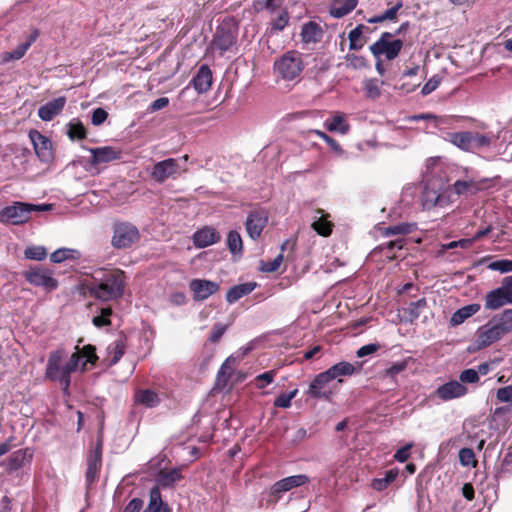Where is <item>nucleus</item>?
<instances>
[{
    "mask_svg": "<svg viewBox=\"0 0 512 512\" xmlns=\"http://www.w3.org/2000/svg\"><path fill=\"white\" fill-rule=\"evenodd\" d=\"M77 351L70 356L64 349H57L49 354L45 378L59 382L64 392H67L71 384V374L75 372L81 365L82 370L85 369L87 363L95 364L98 357L95 347L86 345L82 349L76 347Z\"/></svg>",
    "mask_w": 512,
    "mask_h": 512,
    "instance_id": "f257e3e1",
    "label": "nucleus"
},
{
    "mask_svg": "<svg viewBox=\"0 0 512 512\" xmlns=\"http://www.w3.org/2000/svg\"><path fill=\"white\" fill-rule=\"evenodd\" d=\"M512 331V309H506L501 314L493 316L486 324L476 331L475 343L477 348L489 347Z\"/></svg>",
    "mask_w": 512,
    "mask_h": 512,
    "instance_id": "f03ea898",
    "label": "nucleus"
},
{
    "mask_svg": "<svg viewBox=\"0 0 512 512\" xmlns=\"http://www.w3.org/2000/svg\"><path fill=\"white\" fill-rule=\"evenodd\" d=\"M125 275L121 270H110L102 273L101 278L94 277L90 293L101 301L120 298L124 293Z\"/></svg>",
    "mask_w": 512,
    "mask_h": 512,
    "instance_id": "7ed1b4c3",
    "label": "nucleus"
},
{
    "mask_svg": "<svg viewBox=\"0 0 512 512\" xmlns=\"http://www.w3.org/2000/svg\"><path fill=\"white\" fill-rule=\"evenodd\" d=\"M52 209L51 204H32L14 201L0 210V223L5 225H22L27 223L32 212H46Z\"/></svg>",
    "mask_w": 512,
    "mask_h": 512,
    "instance_id": "20e7f679",
    "label": "nucleus"
},
{
    "mask_svg": "<svg viewBox=\"0 0 512 512\" xmlns=\"http://www.w3.org/2000/svg\"><path fill=\"white\" fill-rule=\"evenodd\" d=\"M453 201L451 187L441 178L432 177L426 180L421 196L424 209L446 207Z\"/></svg>",
    "mask_w": 512,
    "mask_h": 512,
    "instance_id": "39448f33",
    "label": "nucleus"
},
{
    "mask_svg": "<svg viewBox=\"0 0 512 512\" xmlns=\"http://www.w3.org/2000/svg\"><path fill=\"white\" fill-rule=\"evenodd\" d=\"M304 69L302 54L296 50L284 53L274 62V71L284 80H294Z\"/></svg>",
    "mask_w": 512,
    "mask_h": 512,
    "instance_id": "423d86ee",
    "label": "nucleus"
},
{
    "mask_svg": "<svg viewBox=\"0 0 512 512\" xmlns=\"http://www.w3.org/2000/svg\"><path fill=\"white\" fill-rule=\"evenodd\" d=\"M237 40V28L229 23H222L216 28L213 39L209 45L211 51H218L222 56Z\"/></svg>",
    "mask_w": 512,
    "mask_h": 512,
    "instance_id": "0eeeda50",
    "label": "nucleus"
},
{
    "mask_svg": "<svg viewBox=\"0 0 512 512\" xmlns=\"http://www.w3.org/2000/svg\"><path fill=\"white\" fill-rule=\"evenodd\" d=\"M25 280L36 287H41L46 292H51L58 287V281L53 277V271L42 266H34L24 272Z\"/></svg>",
    "mask_w": 512,
    "mask_h": 512,
    "instance_id": "6e6552de",
    "label": "nucleus"
},
{
    "mask_svg": "<svg viewBox=\"0 0 512 512\" xmlns=\"http://www.w3.org/2000/svg\"><path fill=\"white\" fill-rule=\"evenodd\" d=\"M139 239L140 234L137 227L130 223H120L114 227L112 245L115 248H128Z\"/></svg>",
    "mask_w": 512,
    "mask_h": 512,
    "instance_id": "1a4fd4ad",
    "label": "nucleus"
},
{
    "mask_svg": "<svg viewBox=\"0 0 512 512\" xmlns=\"http://www.w3.org/2000/svg\"><path fill=\"white\" fill-rule=\"evenodd\" d=\"M467 393L468 388L464 384L457 380H451L438 386L435 391L430 394L429 399H438L442 402H448L464 397Z\"/></svg>",
    "mask_w": 512,
    "mask_h": 512,
    "instance_id": "9d476101",
    "label": "nucleus"
},
{
    "mask_svg": "<svg viewBox=\"0 0 512 512\" xmlns=\"http://www.w3.org/2000/svg\"><path fill=\"white\" fill-rule=\"evenodd\" d=\"M29 138L38 159L41 162L49 163L53 160V148L51 140L37 130H30Z\"/></svg>",
    "mask_w": 512,
    "mask_h": 512,
    "instance_id": "9b49d317",
    "label": "nucleus"
},
{
    "mask_svg": "<svg viewBox=\"0 0 512 512\" xmlns=\"http://www.w3.org/2000/svg\"><path fill=\"white\" fill-rule=\"evenodd\" d=\"M181 167L177 159L168 158L157 162L151 173L153 179L163 183L169 178H176L180 174Z\"/></svg>",
    "mask_w": 512,
    "mask_h": 512,
    "instance_id": "f8f14e48",
    "label": "nucleus"
},
{
    "mask_svg": "<svg viewBox=\"0 0 512 512\" xmlns=\"http://www.w3.org/2000/svg\"><path fill=\"white\" fill-rule=\"evenodd\" d=\"M268 212L264 209L251 211L245 221V228L249 237L257 240L268 223Z\"/></svg>",
    "mask_w": 512,
    "mask_h": 512,
    "instance_id": "ddd939ff",
    "label": "nucleus"
},
{
    "mask_svg": "<svg viewBox=\"0 0 512 512\" xmlns=\"http://www.w3.org/2000/svg\"><path fill=\"white\" fill-rule=\"evenodd\" d=\"M403 45V41L400 39H394L392 42L376 41L369 49L375 58L379 59L381 56H384L385 59L391 61L398 57Z\"/></svg>",
    "mask_w": 512,
    "mask_h": 512,
    "instance_id": "4468645a",
    "label": "nucleus"
},
{
    "mask_svg": "<svg viewBox=\"0 0 512 512\" xmlns=\"http://www.w3.org/2000/svg\"><path fill=\"white\" fill-rule=\"evenodd\" d=\"M331 382L326 371L319 373L310 383L307 394L311 398L330 400L332 391L328 388V384Z\"/></svg>",
    "mask_w": 512,
    "mask_h": 512,
    "instance_id": "2eb2a0df",
    "label": "nucleus"
},
{
    "mask_svg": "<svg viewBox=\"0 0 512 512\" xmlns=\"http://www.w3.org/2000/svg\"><path fill=\"white\" fill-rule=\"evenodd\" d=\"M189 288L193 292V298L196 301H203L216 293L220 286L217 282L206 279H193L189 283Z\"/></svg>",
    "mask_w": 512,
    "mask_h": 512,
    "instance_id": "dca6fc26",
    "label": "nucleus"
},
{
    "mask_svg": "<svg viewBox=\"0 0 512 512\" xmlns=\"http://www.w3.org/2000/svg\"><path fill=\"white\" fill-rule=\"evenodd\" d=\"M88 151L91 153L92 165L109 163L122 157V151L112 146L88 148Z\"/></svg>",
    "mask_w": 512,
    "mask_h": 512,
    "instance_id": "f3484780",
    "label": "nucleus"
},
{
    "mask_svg": "<svg viewBox=\"0 0 512 512\" xmlns=\"http://www.w3.org/2000/svg\"><path fill=\"white\" fill-rule=\"evenodd\" d=\"M102 466V442L99 440L87 457L86 481L92 484L99 475Z\"/></svg>",
    "mask_w": 512,
    "mask_h": 512,
    "instance_id": "a211bd4d",
    "label": "nucleus"
},
{
    "mask_svg": "<svg viewBox=\"0 0 512 512\" xmlns=\"http://www.w3.org/2000/svg\"><path fill=\"white\" fill-rule=\"evenodd\" d=\"M324 35L322 25L316 21L305 22L301 27L300 37L303 45L319 43Z\"/></svg>",
    "mask_w": 512,
    "mask_h": 512,
    "instance_id": "6ab92c4d",
    "label": "nucleus"
},
{
    "mask_svg": "<svg viewBox=\"0 0 512 512\" xmlns=\"http://www.w3.org/2000/svg\"><path fill=\"white\" fill-rule=\"evenodd\" d=\"M309 482V477L305 474H298L283 478L275 482L271 487V494L281 495L293 488L300 487Z\"/></svg>",
    "mask_w": 512,
    "mask_h": 512,
    "instance_id": "aec40b11",
    "label": "nucleus"
},
{
    "mask_svg": "<svg viewBox=\"0 0 512 512\" xmlns=\"http://www.w3.org/2000/svg\"><path fill=\"white\" fill-rule=\"evenodd\" d=\"M33 458V452L29 448L14 451L4 462L7 472H15L26 464L30 463Z\"/></svg>",
    "mask_w": 512,
    "mask_h": 512,
    "instance_id": "412c9836",
    "label": "nucleus"
},
{
    "mask_svg": "<svg viewBox=\"0 0 512 512\" xmlns=\"http://www.w3.org/2000/svg\"><path fill=\"white\" fill-rule=\"evenodd\" d=\"M192 239L195 247L205 248L219 242L221 236L215 228L211 226H205L195 231Z\"/></svg>",
    "mask_w": 512,
    "mask_h": 512,
    "instance_id": "4be33fe9",
    "label": "nucleus"
},
{
    "mask_svg": "<svg viewBox=\"0 0 512 512\" xmlns=\"http://www.w3.org/2000/svg\"><path fill=\"white\" fill-rule=\"evenodd\" d=\"M66 104V97L60 96L48 101L38 109V116L43 121H51L55 116L60 114Z\"/></svg>",
    "mask_w": 512,
    "mask_h": 512,
    "instance_id": "5701e85b",
    "label": "nucleus"
},
{
    "mask_svg": "<svg viewBox=\"0 0 512 512\" xmlns=\"http://www.w3.org/2000/svg\"><path fill=\"white\" fill-rule=\"evenodd\" d=\"M190 84L199 94L207 92L212 85L211 69L207 65L200 66Z\"/></svg>",
    "mask_w": 512,
    "mask_h": 512,
    "instance_id": "b1692460",
    "label": "nucleus"
},
{
    "mask_svg": "<svg viewBox=\"0 0 512 512\" xmlns=\"http://www.w3.org/2000/svg\"><path fill=\"white\" fill-rule=\"evenodd\" d=\"M133 400L135 404L142 405L146 408H155L160 402L159 394L152 389H136L134 392Z\"/></svg>",
    "mask_w": 512,
    "mask_h": 512,
    "instance_id": "393cba45",
    "label": "nucleus"
},
{
    "mask_svg": "<svg viewBox=\"0 0 512 512\" xmlns=\"http://www.w3.org/2000/svg\"><path fill=\"white\" fill-rule=\"evenodd\" d=\"M356 368L353 364L346 361H341L339 363L334 364L329 369L326 370L331 381L337 380L339 383L343 382V377L351 376L355 373Z\"/></svg>",
    "mask_w": 512,
    "mask_h": 512,
    "instance_id": "a878e982",
    "label": "nucleus"
},
{
    "mask_svg": "<svg viewBox=\"0 0 512 512\" xmlns=\"http://www.w3.org/2000/svg\"><path fill=\"white\" fill-rule=\"evenodd\" d=\"M358 5V0H333L329 13L333 18L340 19L352 12Z\"/></svg>",
    "mask_w": 512,
    "mask_h": 512,
    "instance_id": "bb28decb",
    "label": "nucleus"
},
{
    "mask_svg": "<svg viewBox=\"0 0 512 512\" xmlns=\"http://www.w3.org/2000/svg\"><path fill=\"white\" fill-rule=\"evenodd\" d=\"M510 304L508 298L506 297L505 293L501 289V287H498L485 296V308L489 310H497L501 308L502 306Z\"/></svg>",
    "mask_w": 512,
    "mask_h": 512,
    "instance_id": "cd10ccee",
    "label": "nucleus"
},
{
    "mask_svg": "<svg viewBox=\"0 0 512 512\" xmlns=\"http://www.w3.org/2000/svg\"><path fill=\"white\" fill-rule=\"evenodd\" d=\"M447 140L463 151L473 152L472 132L470 131L448 133Z\"/></svg>",
    "mask_w": 512,
    "mask_h": 512,
    "instance_id": "c85d7f7f",
    "label": "nucleus"
},
{
    "mask_svg": "<svg viewBox=\"0 0 512 512\" xmlns=\"http://www.w3.org/2000/svg\"><path fill=\"white\" fill-rule=\"evenodd\" d=\"M257 284L254 282H247L231 287L226 293V301L230 304L235 303L242 297L250 294Z\"/></svg>",
    "mask_w": 512,
    "mask_h": 512,
    "instance_id": "c756f323",
    "label": "nucleus"
},
{
    "mask_svg": "<svg viewBox=\"0 0 512 512\" xmlns=\"http://www.w3.org/2000/svg\"><path fill=\"white\" fill-rule=\"evenodd\" d=\"M149 498L146 512H171L168 504L162 500L159 487L154 486L150 489Z\"/></svg>",
    "mask_w": 512,
    "mask_h": 512,
    "instance_id": "7c9ffc66",
    "label": "nucleus"
},
{
    "mask_svg": "<svg viewBox=\"0 0 512 512\" xmlns=\"http://www.w3.org/2000/svg\"><path fill=\"white\" fill-rule=\"evenodd\" d=\"M328 214H325L323 210H317L315 212L314 220L312 222V228L321 236L327 237L332 232L333 224L327 220Z\"/></svg>",
    "mask_w": 512,
    "mask_h": 512,
    "instance_id": "2f4dec72",
    "label": "nucleus"
},
{
    "mask_svg": "<svg viewBox=\"0 0 512 512\" xmlns=\"http://www.w3.org/2000/svg\"><path fill=\"white\" fill-rule=\"evenodd\" d=\"M479 310L480 304L477 303L469 304L459 308L452 314L450 318L451 326H458L462 324L466 319L475 315Z\"/></svg>",
    "mask_w": 512,
    "mask_h": 512,
    "instance_id": "473e14b6",
    "label": "nucleus"
},
{
    "mask_svg": "<svg viewBox=\"0 0 512 512\" xmlns=\"http://www.w3.org/2000/svg\"><path fill=\"white\" fill-rule=\"evenodd\" d=\"M325 127L330 132H338L340 134H347L350 130L346 117L343 113H336L331 121H325Z\"/></svg>",
    "mask_w": 512,
    "mask_h": 512,
    "instance_id": "72a5a7b5",
    "label": "nucleus"
},
{
    "mask_svg": "<svg viewBox=\"0 0 512 512\" xmlns=\"http://www.w3.org/2000/svg\"><path fill=\"white\" fill-rule=\"evenodd\" d=\"M182 479L181 469L173 468L168 471H160L157 482L163 488L173 487L174 484Z\"/></svg>",
    "mask_w": 512,
    "mask_h": 512,
    "instance_id": "f704fd0d",
    "label": "nucleus"
},
{
    "mask_svg": "<svg viewBox=\"0 0 512 512\" xmlns=\"http://www.w3.org/2000/svg\"><path fill=\"white\" fill-rule=\"evenodd\" d=\"M81 258V252L73 248H59L50 255L53 263H62L66 260L76 261Z\"/></svg>",
    "mask_w": 512,
    "mask_h": 512,
    "instance_id": "c9c22d12",
    "label": "nucleus"
},
{
    "mask_svg": "<svg viewBox=\"0 0 512 512\" xmlns=\"http://www.w3.org/2000/svg\"><path fill=\"white\" fill-rule=\"evenodd\" d=\"M479 190V185L473 180H457L452 188V195H473Z\"/></svg>",
    "mask_w": 512,
    "mask_h": 512,
    "instance_id": "e433bc0d",
    "label": "nucleus"
},
{
    "mask_svg": "<svg viewBox=\"0 0 512 512\" xmlns=\"http://www.w3.org/2000/svg\"><path fill=\"white\" fill-rule=\"evenodd\" d=\"M236 359L233 356H229L221 365L218 374H217V384L221 386H226L229 378L233 373V365Z\"/></svg>",
    "mask_w": 512,
    "mask_h": 512,
    "instance_id": "4c0bfd02",
    "label": "nucleus"
},
{
    "mask_svg": "<svg viewBox=\"0 0 512 512\" xmlns=\"http://www.w3.org/2000/svg\"><path fill=\"white\" fill-rule=\"evenodd\" d=\"M365 29L367 30L368 27L363 24H359L349 32L348 39L350 50H360L363 48L365 41L362 40V34Z\"/></svg>",
    "mask_w": 512,
    "mask_h": 512,
    "instance_id": "58836bf2",
    "label": "nucleus"
},
{
    "mask_svg": "<svg viewBox=\"0 0 512 512\" xmlns=\"http://www.w3.org/2000/svg\"><path fill=\"white\" fill-rule=\"evenodd\" d=\"M227 247L234 256H242L243 254V241L240 233L236 230H231L227 235Z\"/></svg>",
    "mask_w": 512,
    "mask_h": 512,
    "instance_id": "ea45409f",
    "label": "nucleus"
},
{
    "mask_svg": "<svg viewBox=\"0 0 512 512\" xmlns=\"http://www.w3.org/2000/svg\"><path fill=\"white\" fill-rule=\"evenodd\" d=\"M404 239L398 238L393 241L381 244L378 249L384 253L385 257L392 260L398 257L397 251L403 248Z\"/></svg>",
    "mask_w": 512,
    "mask_h": 512,
    "instance_id": "a19ab883",
    "label": "nucleus"
},
{
    "mask_svg": "<svg viewBox=\"0 0 512 512\" xmlns=\"http://www.w3.org/2000/svg\"><path fill=\"white\" fill-rule=\"evenodd\" d=\"M66 127L67 135L71 140H81L86 137V129L78 119H72Z\"/></svg>",
    "mask_w": 512,
    "mask_h": 512,
    "instance_id": "79ce46f5",
    "label": "nucleus"
},
{
    "mask_svg": "<svg viewBox=\"0 0 512 512\" xmlns=\"http://www.w3.org/2000/svg\"><path fill=\"white\" fill-rule=\"evenodd\" d=\"M107 352L112 355L110 364H116L125 353V342L122 338L116 339L114 342L109 344Z\"/></svg>",
    "mask_w": 512,
    "mask_h": 512,
    "instance_id": "37998d69",
    "label": "nucleus"
},
{
    "mask_svg": "<svg viewBox=\"0 0 512 512\" xmlns=\"http://www.w3.org/2000/svg\"><path fill=\"white\" fill-rule=\"evenodd\" d=\"M414 229V224H409V223H399V224H395V225H391V226H388L386 227L384 230H383V236L385 237H390V236H394V235H407L409 233H411Z\"/></svg>",
    "mask_w": 512,
    "mask_h": 512,
    "instance_id": "c03bdc74",
    "label": "nucleus"
},
{
    "mask_svg": "<svg viewBox=\"0 0 512 512\" xmlns=\"http://www.w3.org/2000/svg\"><path fill=\"white\" fill-rule=\"evenodd\" d=\"M398 476L397 469H390L385 472V476L383 478L374 479L372 482V487L375 490L381 491L386 489Z\"/></svg>",
    "mask_w": 512,
    "mask_h": 512,
    "instance_id": "a18cd8bd",
    "label": "nucleus"
},
{
    "mask_svg": "<svg viewBox=\"0 0 512 512\" xmlns=\"http://www.w3.org/2000/svg\"><path fill=\"white\" fill-rule=\"evenodd\" d=\"M496 137L493 134H480L472 132V150H480L484 147H488Z\"/></svg>",
    "mask_w": 512,
    "mask_h": 512,
    "instance_id": "49530a36",
    "label": "nucleus"
},
{
    "mask_svg": "<svg viewBox=\"0 0 512 512\" xmlns=\"http://www.w3.org/2000/svg\"><path fill=\"white\" fill-rule=\"evenodd\" d=\"M298 392H299V390L297 388H295L294 390H292L288 393L280 394L273 401L274 407L284 408V409L291 407V402L298 395Z\"/></svg>",
    "mask_w": 512,
    "mask_h": 512,
    "instance_id": "de8ad7c7",
    "label": "nucleus"
},
{
    "mask_svg": "<svg viewBox=\"0 0 512 512\" xmlns=\"http://www.w3.org/2000/svg\"><path fill=\"white\" fill-rule=\"evenodd\" d=\"M111 315H112V309L110 307L102 308L100 310V314L93 317L92 323L97 328L110 326L111 325V320H110Z\"/></svg>",
    "mask_w": 512,
    "mask_h": 512,
    "instance_id": "09e8293b",
    "label": "nucleus"
},
{
    "mask_svg": "<svg viewBox=\"0 0 512 512\" xmlns=\"http://www.w3.org/2000/svg\"><path fill=\"white\" fill-rule=\"evenodd\" d=\"M426 305L427 302L425 298H421L415 302H411L408 305L407 309L405 310L406 313L409 315L410 321L417 319L420 316L422 310L426 307Z\"/></svg>",
    "mask_w": 512,
    "mask_h": 512,
    "instance_id": "8fccbe9b",
    "label": "nucleus"
},
{
    "mask_svg": "<svg viewBox=\"0 0 512 512\" xmlns=\"http://www.w3.org/2000/svg\"><path fill=\"white\" fill-rule=\"evenodd\" d=\"M26 259L42 261L46 258L47 252L43 246H29L24 251Z\"/></svg>",
    "mask_w": 512,
    "mask_h": 512,
    "instance_id": "3c124183",
    "label": "nucleus"
},
{
    "mask_svg": "<svg viewBox=\"0 0 512 512\" xmlns=\"http://www.w3.org/2000/svg\"><path fill=\"white\" fill-rule=\"evenodd\" d=\"M289 13L287 10H281L278 16L271 22V31L280 32L285 29L289 23Z\"/></svg>",
    "mask_w": 512,
    "mask_h": 512,
    "instance_id": "603ef678",
    "label": "nucleus"
},
{
    "mask_svg": "<svg viewBox=\"0 0 512 512\" xmlns=\"http://www.w3.org/2000/svg\"><path fill=\"white\" fill-rule=\"evenodd\" d=\"M277 374L276 370H269L262 374H259L255 377V386L257 389H264L271 383H273L275 376Z\"/></svg>",
    "mask_w": 512,
    "mask_h": 512,
    "instance_id": "864d4df0",
    "label": "nucleus"
},
{
    "mask_svg": "<svg viewBox=\"0 0 512 512\" xmlns=\"http://www.w3.org/2000/svg\"><path fill=\"white\" fill-rule=\"evenodd\" d=\"M488 269L502 274L512 272V260L501 259L488 264Z\"/></svg>",
    "mask_w": 512,
    "mask_h": 512,
    "instance_id": "5fc2aeb1",
    "label": "nucleus"
},
{
    "mask_svg": "<svg viewBox=\"0 0 512 512\" xmlns=\"http://www.w3.org/2000/svg\"><path fill=\"white\" fill-rule=\"evenodd\" d=\"M28 49H29V43H21L13 51L4 53L3 60L4 61L19 60L26 54Z\"/></svg>",
    "mask_w": 512,
    "mask_h": 512,
    "instance_id": "6e6d98bb",
    "label": "nucleus"
},
{
    "mask_svg": "<svg viewBox=\"0 0 512 512\" xmlns=\"http://www.w3.org/2000/svg\"><path fill=\"white\" fill-rule=\"evenodd\" d=\"M459 461L463 466H475V454L471 448H462L459 451Z\"/></svg>",
    "mask_w": 512,
    "mask_h": 512,
    "instance_id": "4d7b16f0",
    "label": "nucleus"
},
{
    "mask_svg": "<svg viewBox=\"0 0 512 512\" xmlns=\"http://www.w3.org/2000/svg\"><path fill=\"white\" fill-rule=\"evenodd\" d=\"M347 67L353 69H362L366 67V59L363 56H358L355 54H347L345 56Z\"/></svg>",
    "mask_w": 512,
    "mask_h": 512,
    "instance_id": "13d9d810",
    "label": "nucleus"
},
{
    "mask_svg": "<svg viewBox=\"0 0 512 512\" xmlns=\"http://www.w3.org/2000/svg\"><path fill=\"white\" fill-rule=\"evenodd\" d=\"M313 133L320 137L321 139H323L334 152H336L337 154L343 153L341 146L335 139H333L332 137H330L321 130H313Z\"/></svg>",
    "mask_w": 512,
    "mask_h": 512,
    "instance_id": "bf43d9fd",
    "label": "nucleus"
},
{
    "mask_svg": "<svg viewBox=\"0 0 512 512\" xmlns=\"http://www.w3.org/2000/svg\"><path fill=\"white\" fill-rule=\"evenodd\" d=\"M228 326L223 323H216L213 325L211 333L209 335V341L211 343H217L226 332Z\"/></svg>",
    "mask_w": 512,
    "mask_h": 512,
    "instance_id": "052dcab7",
    "label": "nucleus"
},
{
    "mask_svg": "<svg viewBox=\"0 0 512 512\" xmlns=\"http://www.w3.org/2000/svg\"><path fill=\"white\" fill-rule=\"evenodd\" d=\"M479 381L478 372L475 369H465L459 375V382L462 384H474Z\"/></svg>",
    "mask_w": 512,
    "mask_h": 512,
    "instance_id": "680f3d73",
    "label": "nucleus"
},
{
    "mask_svg": "<svg viewBox=\"0 0 512 512\" xmlns=\"http://www.w3.org/2000/svg\"><path fill=\"white\" fill-rule=\"evenodd\" d=\"M408 366V360L397 361L391 364V366L386 370V376L390 378H394L399 373L403 372Z\"/></svg>",
    "mask_w": 512,
    "mask_h": 512,
    "instance_id": "e2e57ef3",
    "label": "nucleus"
},
{
    "mask_svg": "<svg viewBox=\"0 0 512 512\" xmlns=\"http://www.w3.org/2000/svg\"><path fill=\"white\" fill-rule=\"evenodd\" d=\"M499 402H505L512 405V385L501 387L496 393Z\"/></svg>",
    "mask_w": 512,
    "mask_h": 512,
    "instance_id": "0e129e2a",
    "label": "nucleus"
},
{
    "mask_svg": "<svg viewBox=\"0 0 512 512\" xmlns=\"http://www.w3.org/2000/svg\"><path fill=\"white\" fill-rule=\"evenodd\" d=\"M413 447V443H407L405 446L401 447L394 454V459L398 462L404 463L410 457V449Z\"/></svg>",
    "mask_w": 512,
    "mask_h": 512,
    "instance_id": "69168bd1",
    "label": "nucleus"
},
{
    "mask_svg": "<svg viewBox=\"0 0 512 512\" xmlns=\"http://www.w3.org/2000/svg\"><path fill=\"white\" fill-rule=\"evenodd\" d=\"M379 349H380V345L378 343H369L367 345L360 347L357 350L356 355L359 358H363L365 356H368V355H371V354L377 352Z\"/></svg>",
    "mask_w": 512,
    "mask_h": 512,
    "instance_id": "338daca9",
    "label": "nucleus"
},
{
    "mask_svg": "<svg viewBox=\"0 0 512 512\" xmlns=\"http://www.w3.org/2000/svg\"><path fill=\"white\" fill-rule=\"evenodd\" d=\"M108 117V113L103 108H96L91 117V122L95 126H99L105 122Z\"/></svg>",
    "mask_w": 512,
    "mask_h": 512,
    "instance_id": "774afa93",
    "label": "nucleus"
}]
</instances>
